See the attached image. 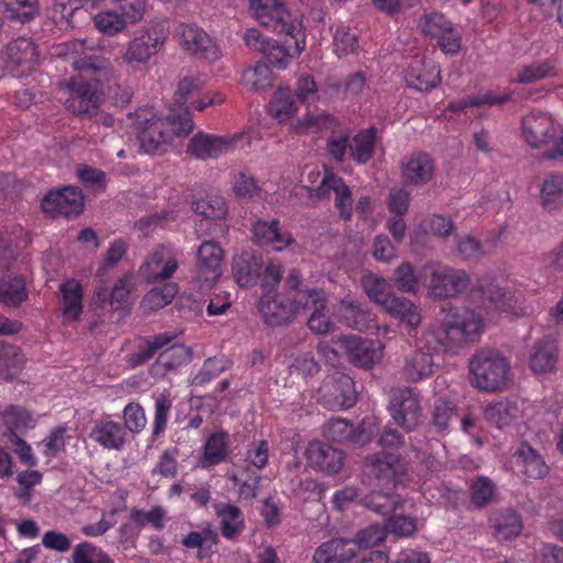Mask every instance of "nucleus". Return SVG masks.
Wrapping results in <instances>:
<instances>
[{"mask_svg":"<svg viewBox=\"0 0 563 563\" xmlns=\"http://www.w3.org/2000/svg\"><path fill=\"white\" fill-rule=\"evenodd\" d=\"M442 312L435 339L445 351L455 352L474 342L483 329L481 316L467 307H449Z\"/></svg>","mask_w":563,"mask_h":563,"instance_id":"f257e3e1","label":"nucleus"},{"mask_svg":"<svg viewBox=\"0 0 563 563\" xmlns=\"http://www.w3.org/2000/svg\"><path fill=\"white\" fill-rule=\"evenodd\" d=\"M470 383L473 387L484 391L503 389L510 375V365L507 358L494 349H481L470 358Z\"/></svg>","mask_w":563,"mask_h":563,"instance_id":"f03ea898","label":"nucleus"},{"mask_svg":"<svg viewBox=\"0 0 563 563\" xmlns=\"http://www.w3.org/2000/svg\"><path fill=\"white\" fill-rule=\"evenodd\" d=\"M250 7L263 27L271 29L278 34L294 35L296 53L299 54L305 51V32L301 24L291 19L282 0H250Z\"/></svg>","mask_w":563,"mask_h":563,"instance_id":"7ed1b4c3","label":"nucleus"},{"mask_svg":"<svg viewBox=\"0 0 563 563\" xmlns=\"http://www.w3.org/2000/svg\"><path fill=\"white\" fill-rule=\"evenodd\" d=\"M422 273L428 279V294L434 299L455 298L470 286V276L465 271L441 262L426 263Z\"/></svg>","mask_w":563,"mask_h":563,"instance_id":"20e7f679","label":"nucleus"},{"mask_svg":"<svg viewBox=\"0 0 563 563\" xmlns=\"http://www.w3.org/2000/svg\"><path fill=\"white\" fill-rule=\"evenodd\" d=\"M167 29L163 22L151 21L147 25L134 32L128 43L122 60L129 66L145 65L164 46Z\"/></svg>","mask_w":563,"mask_h":563,"instance_id":"39448f33","label":"nucleus"},{"mask_svg":"<svg viewBox=\"0 0 563 563\" xmlns=\"http://www.w3.org/2000/svg\"><path fill=\"white\" fill-rule=\"evenodd\" d=\"M132 129L140 142V148L146 154H156L164 151L170 142L168 121L150 108L140 109L134 113Z\"/></svg>","mask_w":563,"mask_h":563,"instance_id":"423d86ee","label":"nucleus"},{"mask_svg":"<svg viewBox=\"0 0 563 563\" xmlns=\"http://www.w3.org/2000/svg\"><path fill=\"white\" fill-rule=\"evenodd\" d=\"M59 87L68 91L69 97L65 106L75 115L91 118L99 112L101 95L93 88L89 78L79 74L60 82Z\"/></svg>","mask_w":563,"mask_h":563,"instance_id":"0eeeda50","label":"nucleus"},{"mask_svg":"<svg viewBox=\"0 0 563 563\" xmlns=\"http://www.w3.org/2000/svg\"><path fill=\"white\" fill-rule=\"evenodd\" d=\"M388 410L397 426L407 432L415 431L422 418L420 393L411 387L393 389Z\"/></svg>","mask_w":563,"mask_h":563,"instance_id":"6e6552de","label":"nucleus"},{"mask_svg":"<svg viewBox=\"0 0 563 563\" xmlns=\"http://www.w3.org/2000/svg\"><path fill=\"white\" fill-rule=\"evenodd\" d=\"M318 401L331 410L353 407L356 402L353 379L338 371L329 374L318 389Z\"/></svg>","mask_w":563,"mask_h":563,"instance_id":"1a4fd4ad","label":"nucleus"},{"mask_svg":"<svg viewBox=\"0 0 563 563\" xmlns=\"http://www.w3.org/2000/svg\"><path fill=\"white\" fill-rule=\"evenodd\" d=\"M71 66L80 75L89 78L93 88H97L101 96L112 93L117 77L112 65L106 58L97 55H86L75 58Z\"/></svg>","mask_w":563,"mask_h":563,"instance_id":"9d476101","label":"nucleus"},{"mask_svg":"<svg viewBox=\"0 0 563 563\" xmlns=\"http://www.w3.org/2000/svg\"><path fill=\"white\" fill-rule=\"evenodd\" d=\"M84 195L78 187L68 186L56 191H49L41 202L42 210L53 218H75L82 212Z\"/></svg>","mask_w":563,"mask_h":563,"instance_id":"9b49d317","label":"nucleus"},{"mask_svg":"<svg viewBox=\"0 0 563 563\" xmlns=\"http://www.w3.org/2000/svg\"><path fill=\"white\" fill-rule=\"evenodd\" d=\"M196 282L199 288H210L222 274L223 250L213 241H205L197 250Z\"/></svg>","mask_w":563,"mask_h":563,"instance_id":"f8f14e48","label":"nucleus"},{"mask_svg":"<svg viewBox=\"0 0 563 563\" xmlns=\"http://www.w3.org/2000/svg\"><path fill=\"white\" fill-rule=\"evenodd\" d=\"M336 343L346 354L350 363L360 368L369 369L382 358L377 342L358 335H340Z\"/></svg>","mask_w":563,"mask_h":563,"instance_id":"ddd939ff","label":"nucleus"},{"mask_svg":"<svg viewBox=\"0 0 563 563\" xmlns=\"http://www.w3.org/2000/svg\"><path fill=\"white\" fill-rule=\"evenodd\" d=\"M324 434L332 442L363 446L372 440L374 431L365 420L354 427L347 420L331 419L324 426Z\"/></svg>","mask_w":563,"mask_h":563,"instance_id":"4468645a","label":"nucleus"},{"mask_svg":"<svg viewBox=\"0 0 563 563\" xmlns=\"http://www.w3.org/2000/svg\"><path fill=\"white\" fill-rule=\"evenodd\" d=\"M178 34L183 48L196 58L210 63L220 58L219 47L203 30L192 25H180Z\"/></svg>","mask_w":563,"mask_h":563,"instance_id":"2eb2a0df","label":"nucleus"},{"mask_svg":"<svg viewBox=\"0 0 563 563\" xmlns=\"http://www.w3.org/2000/svg\"><path fill=\"white\" fill-rule=\"evenodd\" d=\"M264 260L260 252L243 250L232 260V276L241 288L254 287L262 276Z\"/></svg>","mask_w":563,"mask_h":563,"instance_id":"dca6fc26","label":"nucleus"},{"mask_svg":"<svg viewBox=\"0 0 563 563\" xmlns=\"http://www.w3.org/2000/svg\"><path fill=\"white\" fill-rule=\"evenodd\" d=\"M433 158L424 152H415L401 162L400 172L405 186H423L434 176Z\"/></svg>","mask_w":563,"mask_h":563,"instance_id":"f3484780","label":"nucleus"},{"mask_svg":"<svg viewBox=\"0 0 563 563\" xmlns=\"http://www.w3.org/2000/svg\"><path fill=\"white\" fill-rule=\"evenodd\" d=\"M309 465L327 474L339 473L344 464V453L321 441H312L306 451Z\"/></svg>","mask_w":563,"mask_h":563,"instance_id":"a211bd4d","label":"nucleus"},{"mask_svg":"<svg viewBox=\"0 0 563 563\" xmlns=\"http://www.w3.org/2000/svg\"><path fill=\"white\" fill-rule=\"evenodd\" d=\"M258 310L264 322L272 327L288 324L296 318L291 300L280 295H263L258 301Z\"/></svg>","mask_w":563,"mask_h":563,"instance_id":"6ab92c4d","label":"nucleus"},{"mask_svg":"<svg viewBox=\"0 0 563 563\" xmlns=\"http://www.w3.org/2000/svg\"><path fill=\"white\" fill-rule=\"evenodd\" d=\"M372 474L386 485L396 486L407 473L406 462L393 453H379L371 460Z\"/></svg>","mask_w":563,"mask_h":563,"instance_id":"aec40b11","label":"nucleus"},{"mask_svg":"<svg viewBox=\"0 0 563 563\" xmlns=\"http://www.w3.org/2000/svg\"><path fill=\"white\" fill-rule=\"evenodd\" d=\"M253 241L262 246H272L275 251H283L291 245L295 240L292 235L282 230L279 221L271 222L257 220L252 225Z\"/></svg>","mask_w":563,"mask_h":563,"instance_id":"412c9836","label":"nucleus"},{"mask_svg":"<svg viewBox=\"0 0 563 563\" xmlns=\"http://www.w3.org/2000/svg\"><path fill=\"white\" fill-rule=\"evenodd\" d=\"M556 126L545 113H530L522 119V131L527 143L534 148H542L547 140L554 135Z\"/></svg>","mask_w":563,"mask_h":563,"instance_id":"4be33fe9","label":"nucleus"},{"mask_svg":"<svg viewBox=\"0 0 563 563\" xmlns=\"http://www.w3.org/2000/svg\"><path fill=\"white\" fill-rule=\"evenodd\" d=\"M473 298L486 310L506 311L514 303L512 292L494 283L481 284L473 290Z\"/></svg>","mask_w":563,"mask_h":563,"instance_id":"5701e85b","label":"nucleus"},{"mask_svg":"<svg viewBox=\"0 0 563 563\" xmlns=\"http://www.w3.org/2000/svg\"><path fill=\"white\" fill-rule=\"evenodd\" d=\"M356 545L352 539L335 538L322 543L313 554L314 563H346L356 555Z\"/></svg>","mask_w":563,"mask_h":563,"instance_id":"b1692460","label":"nucleus"},{"mask_svg":"<svg viewBox=\"0 0 563 563\" xmlns=\"http://www.w3.org/2000/svg\"><path fill=\"white\" fill-rule=\"evenodd\" d=\"M231 141L223 136H216L202 132L196 133L189 141L187 153L198 159L217 158L228 151Z\"/></svg>","mask_w":563,"mask_h":563,"instance_id":"393cba45","label":"nucleus"},{"mask_svg":"<svg viewBox=\"0 0 563 563\" xmlns=\"http://www.w3.org/2000/svg\"><path fill=\"white\" fill-rule=\"evenodd\" d=\"M90 439L108 450L120 451L126 441L124 427L112 420H99L93 424Z\"/></svg>","mask_w":563,"mask_h":563,"instance_id":"a878e982","label":"nucleus"},{"mask_svg":"<svg viewBox=\"0 0 563 563\" xmlns=\"http://www.w3.org/2000/svg\"><path fill=\"white\" fill-rule=\"evenodd\" d=\"M433 355L421 349L412 351L404 360L401 374L409 383H418L434 372Z\"/></svg>","mask_w":563,"mask_h":563,"instance_id":"bb28decb","label":"nucleus"},{"mask_svg":"<svg viewBox=\"0 0 563 563\" xmlns=\"http://www.w3.org/2000/svg\"><path fill=\"white\" fill-rule=\"evenodd\" d=\"M519 471L530 479H541L549 468L542 456L527 442H521L514 454Z\"/></svg>","mask_w":563,"mask_h":563,"instance_id":"cd10ccee","label":"nucleus"},{"mask_svg":"<svg viewBox=\"0 0 563 563\" xmlns=\"http://www.w3.org/2000/svg\"><path fill=\"white\" fill-rule=\"evenodd\" d=\"M558 362V349L550 338L538 340L530 353L529 367L534 374H547L555 368Z\"/></svg>","mask_w":563,"mask_h":563,"instance_id":"c85d7f7f","label":"nucleus"},{"mask_svg":"<svg viewBox=\"0 0 563 563\" xmlns=\"http://www.w3.org/2000/svg\"><path fill=\"white\" fill-rule=\"evenodd\" d=\"M339 313L343 324L358 331L368 329L374 321L373 314L366 305L356 300H341Z\"/></svg>","mask_w":563,"mask_h":563,"instance_id":"c756f323","label":"nucleus"},{"mask_svg":"<svg viewBox=\"0 0 563 563\" xmlns=\"http://www.w3.org/2000/svg\"><path fill=\"white\" fill-rule=\"evenodd\" d=\"M405 499L398 494L373 490L361 498V505L366 509L387 518L404 508Z\"/></svg>","mask_w":563,"mask_h":563,"instance_id":"7c9ffc66","label":"nucleus"},{"mask_svg":"<svg viewBox=\"0 0 563 563\" xmlns=\"http://www.w3.org/2000/svg\"><path fill=\"white\" fill-rule=\"evenodd\" d=\"M175 335L169 333H159L152 338H147L137 346V350L128 355V364L132 367H139L148 362L161 350L168 346Z\"/></svg>","mask_w":563,"mask_h":563,"instance_id":"2f4dec72","label":"nucleus"},{"mask_svg":"<svg viewBox=\"0 0 563 563\" xmlns=\"http://www.w3.org/2000/svg\"><path fill=\"white\" fill-rule=\"evenodd\" d=\"M489 520L495 536L500 540L516 538L522 530L520 516L512 509L497 511Z\"/></svg>","mask_w":563,"mask_h":563,"instance_id":"473e14b6","label":"nucleus"},{"mask_svg":"<svg viewBox=\"0 0 563 563\" xmlns=\"http://www.w3.org/2000/svg\"><path fill=\"white\" fill-rule=\"evenodd\" d=\"M36 47L31 38L19 37L7 45L5 57L9 66L19 67L27 65L31 67L36 62Z\"/></svg>","mask_w":563,"mask_h":563,"instance_id":"72a5a7b5","label":"nucleus"},{"mask_svg":"<svg viewBox=\"0 0 563 563\" xmlns=\"http://www.w3.org/2000/svg\"><path fill=\"white\" fill-rule=\"evenodd\" d=\"M384 310L400 322L407 324L409 328L415 329L421 322V316L418 307L405 297L393 295L387 303L383 307Z\"/></svg>","mask_w":563,"mask_h":563,"instance_id":"f704fd0d","label":"nucleus"},{"mask_svg":"<svg viewBox=\"0 0 563 563\" xmlns=\"http://www.w3.org/2000/svg\"><path fill=\"white\" fill-rule=\"evenodd\" d=\"M5 426V431L2 433L3 440L9 439V433L15 435L24 433L27 429L34 427V419L32 415L23 407L10 405L0 415Z\"/></svg>","mask_w":563,"mask_h":563,"instance_id":"c9c22d12","label":"nucleus"},{"mask_svg":"<svg viewBox=\"0 0 563 563\" xmlns=\"http://www.w3.org/2000/svg\"><path fill=\"white\" fill-rule=\"evenodd\" d=\"M405 80L410 88L429 91L440 84V70L435 66L412 65L407 69Z\"/></svg>","mask_w":563,"mask_h":563,"instance_id":"e433bc0d","label":"nucleus"},{"mask_svg":"<svg viewBox=\"0 0 563 563\" xmlns=\"http://www.w3.org/2000/svg\"><path fill=\"white\" fill-rule=\"evenodd\" d=\"M26 298L25 280L22 276L0 277V302L3 306L19 307Z\"/></svg>","mask_w":563,"mask_h":563,"instance_id":"4c0bfd02","label":"nucleus"},{"mask_svg":"<svg viewBox=\"0 0 563 563\" xmlns=\"http://www.w3.org/2000/svg\"><path fill=\"white\" fill-rule=\"evenodd\" d=\"M518 415L519 408L517 404L508 399L492 402L487 405L484 411L486 421L498 429L509 426Z\"/></svg>","mask_w":563,"mask_h":563,"instance_id":"58836bf2","label":"nucleus"},{"mask_svg":"<svg viewBox=\"0 0 563 563\" xmlns=\"http://www.w3.org/2000/svg\"><path fill=\"white\" fill-rule=\"evenodd\" d=\"M25 357L19 346L0 343V378L10 380L23 368Z\"/></svg>","mask_w":563,"mask_h":563,"instance_id":"ea45409f","label":"nucleus"},{"mask_svg":"<svg viewBox=\"0 0 563 563\" xmlns=\"http://www.w3.org/2000/svg\"><path fill=\"white\" fill-rule=\"evenodd\" d=\"M268 113L279 122H285L297 112L290 88H278L267 104Z\"/></svg>","mask_w":563,"mask_h":563,"instance_id":"a19ab883","label":"nucleus"},{"mask_svg":"<svg viewBox=\"0 0 563 563\" xmlns=\"http://www.w3.org/2000/svg\"><path fill=\"white\" fill-rule=\"evenodd\" d=\"M376 129L371 126L360 131L349 145L352 158L358 164H366L374 154Z\"/></svg>","mask_w":563,"mask_h":563,"instance_id":"79ce46f5","label":"nucleus"},{"mask_svg":"<svg viewBox=\"0 0 563 563\" xmlns=\"http://www.w3.org/2000/svg\"><path fill=\"white\" fill-rule=\"evenodd\" d=\"M37 12V0H0V13L21 23L30 22Z\"/></svg>","mask_w":563,"mask_h":563,"instance_id":"37998d69","label":"nucleus"},{"mask_svg":"<svg viewBox=\"0 0 563 563\" xmlns=\"http://www.w3.org/2000/svg\"><path fill=\"white\" fill-rule=\"evenodd\" d=\"M216 512L221 518V533L225 538H233L243 528V517L240 508L231 504L216 505Z\"/></svg>","mask_w":563,"mask_h":563,"instance_id":"c03bdc74","label":"nucleus"},{"mask_svg":"<svg viewBox=\"0 0 563 563\" xmlns=\"http://www.w3.org/2000/svg\"><path fill=\"white\" fill-rule=\"evenodd\" d=\"M541 203L544 209L553 210L563 203V175L550 174L541 186Z\"/></svg>","mask_w":563,"mask_h":563,"instance_id":"a18cd8bd","label":"nucleus"},{"mask_svg":"<svg viewBox=\"0 0 563 563\" xmlns=\"http://www.w3.org/2000/svg\"><path fill=\"white\" fill-rule=\"evenodd\" d=\"M291 300L295 316L302 311L312 310L316 308L325 309L328 299L323 289L321 288H306L298 291Z\"/></svg>","mask_w":563,"mask_h":563,"instance_id":"49530a36","label":"nucleus"},{"mask_svg":"<svg viewBox=\"0 0 563 563\" xmlns=\"http://www.w3.org/2000/svg\"><path fill=\"white\" fill-rule=\"evenodd\" d=\"M194 212L206 220H224L228 208L221 196H207L203 199L194 201L191 205Z\"/></svg>","mask_w":563,"mask_h":563,"instance_id":"de8ad7c7","label":"nucleus"},{"mask_svg":"<svg viewBox=\"0 0 563 563\" xmlns=\"http://www.w3.org/2000/svg\"><path fill=\"white\" fill-rule=\"evenodd\" d=\"M59 290L63 295L64 313L77 320L82 309V289L79 283L69 280L60 285Z\"/></svg>","mask_w":563,"mask_h":563,"instance_id":"09e8293b","label":"nucleus"},{"mask_svg":"<svg viewBox=\"0 0 563 563\" xmlns=\"http://www.w3.org/2000/svg\"><path fill=\"white\" fill-rule=\"evenodd\" d=\"M330 188L335 194V207L340 212V217L344 220H350L352 216V192L344 180L334 175L330 174Z\"/></svg>","mask_w":563,"mask_h":563,"instance_id":"8fccbe9b","label":"nucleus"},{"mask_svg":"<svg viewBox=\"0 0 563 563\" xmlns=\"http://www.w3.org/2000/svg\"><path fill=\"white\" fill-rule=\"evenodd\" d=\"M178 285L169 282L162 287L151 289L143 298L142 303L150 310H157L169 305L178 294Z\"/></svg>","mask_w":563,"mask_h":563,"instance_id":"3c124183","label":"nucleus"},{"mask_svg":"<svg viewBox=\"0 0 563 563\" xmlns=\"http://www.w3.org/2000/svg\"><path fill=\"white\" fill-rule=\"evenodd\" d=\"M287 35L294 40V44L296 45L295 36L290 34ZM262 53L265 55L267 62L272 66L280 69H285L292 58L301 54H297L296 48L294 49V53H290L285 45L278 44V42L275 40H271L269 43L266 44V47L265 49H263Z\"/></svg>","mask_w":563,"mask_h":563,"instance_id":"603ef678","label":"nucleus"},{"mask_svg":"<svg viewBox=\"0 0 563 563\" xmlns=\"http://www.w3.org/2000/svg\"><path fill=\"white\" fill-rule=\"evenodd\" d=\"M96 29L108 36H114L126 27V20L114 11L98 13L93 18Z\"/></svg>","mask_w":563,"mask_h":563,"instance_id":"864d4df0","label":"nucleus"},{"mask_svg":"<svg viewBox=\"0 0 563 563\" xmlns=\"http://www.w3.org/2000/svg\"><path fill=\"white\" fill-rule=\"evenodd\" d=\"M71 559L73 563H114L107 553L89 542L76 545Z\"/></svg>","mask_w":563,"mask_h":563,"instance_id":"5fc2aeb1","label":"nucleus"},{"mask_svg":"<svg viewBox=\"0 0 563 563\" xmlns=\"http://www.w3.org/2000/svg\"><path fill=\"white\" fill-rule=\"evenodd\" d=\"M394 283L396 288L401 292L416 294L419 289L415 268L409 262H402L395 269Z\"/></svg>","mask_w":563,"mask_h":563,"instance_id":"6e6d98bb","label":"nucleus"},{"mask_svg":"<svg viewBox=\"0 0 563 563\" xmlns=\"http://www.w3.org/2000/svg\"><path fill=\"white\" fill-rule=\"evenodd\" d=\"M227 439L224 432H216L209 437L205 445V460L209 465L218 464L225 459Z\"/></svg>","mask_w":563,"mask_h":563,"instance_id":"4d7b16f0","label":"nucleus"},{"mask_svg":"<svg viewBox=\"0 0 563 563\" xmlns=\"http://www.w3.org/2000/svg\"><path fill=\"white\" fill-rule=\"evenodd\" d=\"M384 529L385 533L389 532L398 537H410L417 530V520L413 517L394 512L386 518Z\"/></svg>","mask_w":563,"mask_h":563,"instance_id":"13d9d810","label":"nucleus"},{"mask_svg":"<svg viewBox=\"0 0 563 563\" xmlns=\"http://www.w3.org/2000/svg\"><path fill=\"white\" fill-rule=\"evenodd\" d=\"M191 357V350L183 344L172 345L158 354V358L169 372L175 371L183 364L189 362Z\"/></svg>","mask_w":563,"mask_h":563,"instance_id":"bf43d9fd","label":"nucleus"},{"mask_svg":"<svg viewBox=\"0 0 563 563\" xmlns=\"http://www.w3.org/2000/svg\"><path fill=\"white\" fill-rule=\"evenodd\" d=\"M366 295L377 305L384 307L391 298L388 291V283L384 278L371 275L363 282Z\"/></svg>","mask_w":563,"mask_h":563,"instance_id":"052dcab7","label":"nucleus"},{"mask_svg":"<svg viewBox=\"0 0 563 563\" xmlns=\"http://www.w3.org/2000/svg\"><path fill=\"white\" fill-rule=\"evenodd\" d=\"M456 416L455 406L449 400L440 399L435 402L431 423L437 431H444L449 428L451 420Z\"/></svg>","mask_w":563,"mask_h":563,"instance_id":"680f3d73","label":"nucleus"},{"mask_svg":"<svg viewBox=\"0 0 563 563\" xmlns=\"http://www.w3.org/2000/svg\"><path fill=\"white\" fill-rule=\"evenodd\" d=\"M385 536L384 528L378 525H371L367 528L361 529L352 540L355 542L356 548L368 549L383 542Z\"/></svg>","mask_w":563,"mask_h":563,"instance_id":"e2e57ef3","label":"nucleus"},{"mask_svg":"<svg viewBox=\"0 0 563 563\" xmlns=\"http://www.w3.org/2000/svg\"><path fill=\"white\" fill-rule=\"evenodd\" d=\"M81 9V0H55L53 4V19L56 23L73 24L74 15Z\"/></svg>","mask_w":563,"mask_h":563,"instance_id":"0e129e2a","label":"nucleus"},{"mask_svg":"<svg viewBox=\"0 0 563 563\" xmlns=\"http://www.w3.org/2000/svg\"><path fill=\"white\" fill-rule=\"evenodd\" d=\"M553 66L549 62H537L527 65L518 74L517 80L522 84H532L550 75Z\"/></svg>","mask_w":563,"mask_h":563,"instance_id":"69168bd1","label":"nucleus"},{"mask_svg":"<svg viewBox=\"0 0 563 563\" xmlns=\"http://www.w3.org/2000/svg\"><path fill=\"white\" fill-rule=\"evenodd\" d=\"M494 483L487 477H478L472 485V501L477 507L486 506L493 498Z\"/></svg>","mask_w":563,"mask_h":563,"instance_id":"338daca9","label":"nucleus"},{"mask_svg":"<svg viewBox=\"0 0 563 563\" xmlns=\"http://www.w3.org/2000/svg\"><path fill=\"white\" fill-rule=\"evenodd\" d=\"M124 429H129L133 433L142 431L146 424V418L143 408L135 402L126 405L123 411Z\"/></svg>","mask_w":563,"mask_h":563,"instance_id":"774afa93","label":"nucleus"}]
</instances>
